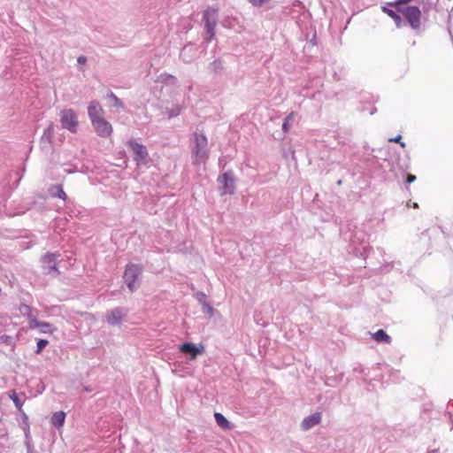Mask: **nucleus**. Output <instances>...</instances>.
Segmentation results:
<instances>
[{"label": "nucleus", "mask_w": 453, "mask_h": 453, "mask_svg": "<svg viewBox=\"0 0 453 453\" xmlns=\"http://www.w3.org/2000/svg\"><path fill=\"white\" fill-rule=\"evenodd\" d=\"M214 418L216 420V423L219 426H220L223 429H230V422L219 412L214 413Z\"/></svg>", "instance_id": "nucleus-19"}, {"label": "nucleus", "mask_w": 453, "mask_h": 453, "mask_svg": "<svg viewBox=\"0 0 453 453\" xmlns=\"http://www.w3.org/2000/svg\"><path fill=\"white\" fill-rule=\"evenodd\" d=\"M202 305V311L203 313H206L209 315V317H212L213 314H214V309L212 308V306L207 302V303H204Z\"/></svg>", "instance_id": "nucleus-25"}, {"label": "nucleus", "mask_w": 453, "mask_h": 453, "mask_svg": "<svg viewBox=\"0 0 453 453\" xmlns=\"http://www.w3.org/2000/svg\"><path fill=\"white\" fill-rule=\"evenodd\" d=\"M193 164H204L209 157L208 140L203 134L195 133L191 147Z\"/></svg>", "instance_id": "nucleus-1"}, {"label": "nucleus", "mask_w": 453, "mask_h": 453, "mask_svg": "<svg viewBox=\"0 0 453 453\" xmlns=\"http://www.w3.org/2000/svg\"><path fill=\"white\" fill-rule=\"evenodd\" d=\"M143 267L138 264L130 263L127 265L123 274L124 283H134L142 274Z\"/></svg>", "instance_id": "nucleus-8"}, {"label": "nucleus", "mask_w": 453, "mask_h": 453, "mask_svg": "<svg viewBox=\"0 0 453 453\" xmlns=\"http://www.w3.org/2000/svg\"><path fill=\"white\" fill-rule=\"evenodd\" d=\"M77 62L80 64V65H84L87 63V58L85 56H80L78 57L77 58Z\"/></svg>", "instance_id": "nucleus-35"}, {"label": "nucleus", "mask_w": 453, "mask_h": 453, "mask_svg": "<svg viewBox=\"0 0 453 453\" xmlns=\"http://www.w3.org/2000/svg\"><path fill=\"white\" fill-rule=\"evenodd\" d=\"M382 11L383 12L387 13L390 18L393 19V20L395 23V26L398 28H401L406 25V22L402 19L401 15L399 14L400 12H397V9L395 11L387 6H384L382 7Z\"/></svg>", "instance_id": "nucleus-14"}, {"label": "nucleus", "mask_w": 453, "mask_h": 453, "mask_svg": "<svg viewBox=\"0 0 453 453\" xmlns=\"http://www.w3.org/2000/svg\"><path fill=\"white\" fill-rule=\"evenodd\" d=\"M355 253H356V256L360 254V256H362V257H364V258H365L367 257V253H368V247L362 246L361 249H356Z\"/></svg>", "instance_id": "nucleus-27"}, {"label": "nucleus", "mask_w": 453, "mask_h": 453, "mask_svg": "<svg viewBox=\"0 0 453 453\" xmlns=\"http://www.w3.org/2000/svg\"><path fill=\"white\" fill-rule=\"evenodd\" d=\"M397 12L403 14L406 22L413 30H418L421 25V12L417 6L398 7Z\"/></svg>", "instance_id": "nucleus-3"}, {"label": "nucleus", "mask_w": 453, "mask_h": 453, "mask_svg": "<svg viewBox=\"0 0 453 453\" xmlns=\"http://www.w3.org/2000/svg\"><path fill=\"white\" fill-rule=\"evenodd\" d=\"M61 127L64 129L75 134L77 132L79 121L77 113L73 109L62 110L59 113Z\"/></svg>", "instance_id": "nucleus-4"}, {"label": "nucleus", "mask_w": 453, "mask_h": 453, "mask_svg": "<svg viewBox=\"0 0 453 453\" xmlns=\"http://www.w3.org/2000/svg\"><path fill=\"white\" fill-rule=\"evenodd\" d=\"M19 310L22 315L27 316L29 322L31 321V319H35V316L34 315L32 309L28 305L21 304Z\"/></svg>", "instance_id": "nucleus-22"}, {"label": "nucleus", "mask_w": 453, "mask_h": 453, "mask_svg": "<svg viewBox=\"0 0 453 453\" xmlns=\"http://www.w3.org/2000/svg\"><path fill=\"white\" fill-rule=\"evenodd\" d=\"M88 115L91 123L104 118V110L98 101L93 100L89 103L88 106Z\"/></svg>", "instance_id": "nucleus-11"}, {"label": "nucleus", "mask_w": 453, "mask_h": 453, "mask_svg": "<svg viewBox=\"0 0 453 453\" xmlns=\"http://www.w3.org/2000/svg\"><path fill=\"white\" fill-rule=\"evenodd\" d=\"M181 111V108L180 106H176L175 108H173L170 110V112H169V117L170 118H173V117H176L180 114Z\"/></svg>", "instance_id": "nucleus-30"}, {"label": "nucleus", "mask_w": 453, "mask_h": 453, "mask_svg": "<svg viewBox=\"0 0 453 453\" xmlns=\"http://www.w3.org/2000/svg\"><path fill=\"white\" fill-rule=\"evenodd\" d=\"M135 287H136V285H132V284L127 285V288H129L130 292H134L135 290Z\"/></svg>", "instance_id": "nucleus-36"}, {"label": "nucleus", "mask_w": 453, "mask_h": 453, "mask_svg": "<svg viewBox=\"0 0 453 453\" xmlns=\"http://www.w3.org/2000/svg\"><path fill=\"white\" fill-rule=\"evenodd\" d=\"M60 257V254L58 253H51L47 252L44 256L41 258V264L42 271L45 274L49 275H58V270L57 268V265L58 264V257Z\"/></svg>", "instance_id": "nucleus-6"}, {"label": "nucleus", "mask_w": 453, "mask_h": 453, "mask_svg": "<svg viewBox=\"0 0 453 453\" xmlns=\"http://www.w3.org/2000/svg\"><path fill=\"white\" fill-rule=\"evenodd\" d=\"M180 351L184 354L189 355V359L194 360L197 356L202 355L204 351L203 345L196 347L195 344L190 342H185L179 347Z\"/></svg>", "instance_id": "nucleus-12"}, {"label": "nucleus", "mask_w": 453, "mask_h": 453, "mask_svg": "<svg viewBox=\"0 0 453 453\" xmlns=\"http://www.w3.org/2000/svg\"><path fill=\"white\" fill-rule=\"evenodd\" d=\"M10 398L12 400L15 407L19 411H21V408H22V402L21 400L19 398V395L16 394L15 391H12V393L10 394Z\"/></svg>", "instance_id": "nucleus-24"}, {"label": "nucleus", "mask_w": 453, "mask_h": 453, "mask_svg": "<svg viewBox=\"0 0 453 453\" xmlns=\"http://www.w3.org/2000/svg\"><path fill=\"white\" fill-rule=\"evenodd\" d=\"M209 69L214 73H219L223 70L222 61L220 59L214 60L210 64Z\"/></svg>", "instance_id": "nucleus-23"}, {"label": "nucleus", "mask_w": 453, "mask_h": 453, "mask_svg": "<svg viewBox=\"0 0 453 453\" xmlns=\"http://www.w3.org/2000/svg\"><path fill=\"white\" fill-rule=\"evenodd\" d=\"M337 184H338V185H341V184H342V180H338V181H337Z\"/></svg>", "instance_id": "nucleus-39"}, {"label": "nucleus", "mask_w": 453, "mask_h": 453, "mask_svg": "<svg viewBox=\"0 0 453 453\" xmlns=\"http://www.w3.org/2000/svg\"><path fill=\"white\" fill-rule=\"evenodd\" d=\"M49 342L47 340L41 339L37 342V349L36 353H41L42 349L48 345Z\"/></svg>", "instance_id": "nucleus-26"}, {"label": "nucleus", "mask_w": 453, "mask_h": 453, "mask_svg": "<svg viewBox=\"0 0 453 453\" xmlns=\"http://www.w3.org/2000/svg\"><path fill=\"white\" fill-rule=\"evenodd\" d=\"M413 207L418 208V203H414Z\"/></svg>", "instance_id": "nucleus-38"}, {"label": "nucleus", "mask_w": 453, "mask_h": 453, "mask_svg": "<svg viewBox=\"0 0 453 453\" xmlns=\"http://www.w3.org/2000/svg\"><path fill=\"white\" fill-rule=\"evenodd\" d=\"M95 132L100 137H108L112 134V127L104 118L95 120L91 123Z\"/></svg>", "instance_id": "nucleus-10"}, {"label": "nucleus", "mask_w": 453, "mask_h": 453, "mask_svg": "<svg viewBox=\"0 0 453 453\" xmlns=\"http://www.w3.org/2000/svg\"><path fill=\"white\" fill-rule=\"evenodd\" d=\"M127 310L122 307H117L107 312L106 320L111 326H119L126 318Z\"/></svg>", "instance_id": "nucleus-9"}, {"label": "nucleus", "mask_w": 453, "mask_h": 453, "mask_svg": "<svg viewBox=\"0 0 453 453\" xmlns=\"http://www.w3.org/2000/svg\"><path fill=\"white\" fill-rule=\"evenodd\" d=\"M187 49H188V47H187V46H185V47L183 48L181 55H183V54H184V52L187 50Z\"/></svg>", "instance_id": "nucleus-37"}, {"label": "nucleus", "mask_w": 453, "mask_h": 453, "mask_svg": "<svg viewBox=\"0 0 453 453\" xmlns=\"http://www.w3.org/2000/svg\"><path fill=\"white\" fill-rule=\"evenodd\" d=\"M401 139H402V136L401 135H397L396 137L395 138H392V139H389V142H399L400 145L403 148L405 147V143L404 142H401Z\"/></svg>", "instance_id": "nucleus-32"}, {"label": "nucleus", "mask_w": 453, "mask_h": 453, "mask_svg": "<svg viewBox=\"0 0 453 453\" xmlns=\"http://www.w3.org/2000/svg\"><path fill=\"white\" fill-rule=\"evenodd\" d=\"M321 421V414L319 412L313 413L306 417L301 424V427L304 431H308L315 426L319 425Z\"/></svg>", "instance_id": "nucleus-13"}, {"label": "nucleus", "mask_w": 453, "mask_h": 453, "mask_svg": "<svg viewBox=\"0 0 453 453\" xmlns=\"http://www.w3.org/2000/svg\"><path fill=\"white\" fill-rule=\"evenodd\" d=\"M166 81L172 84H175L177 82V79L173 75H167Z\"/></svg>", "instance_id": "nucleus-33"}, {"label": "nucleus", "mask_w": 453, "mask_h": 453, "mask_svg": "<svg viewBox=\"0 0 453 453\" xmlns=\"http://www.w3.org/2000/svg\"><path fill=\"white\" fill-rule=\"evenodd\" d=\"M253 6L259 7L264 4L268 3L270 0H248Z\"/></svg>", "instance_id": "nucleus-29"}, {"label": "nucleus", "mask_w": 453, "mask_h": 453, "mask_svg": "<svg viewBox=\"0 0 453 453\" xmlns=\"http://www.w3.org/2000/svg\"><path fill=\"white\" fill-rule=\"evenodd\" d=\"M48 192H49V195L51 197H54V198L58 197V198L62 199V200H66L67 199V195L65 194V192L63 189L62 185H60V184L50 186L49 188Z\"/></svg>", "instance_id": "nucleus-16"}, {"label": "nucleus", "mask_w": 453, "mask_h": 453, "mask_svg": "<svg viewBox=\"0 0 453 453\" xmlns=\"http://www.w3.org/2000/svg\"><path fill=\"white\" fill-rule=\"evenodd\" d=\"M220 195H233L235 192V178L233 171H227L218 177Z\"/></svg>", "instance_id": "nucleus-5"}, {"label": "nucleus", "mask_w": 453, "mask_h": 453, "mask_svg": "<svg viewBox=\"0 0 453 453\" xmlns=\"http://www.w3.org/2000/svg\"><path fill=\"white\" fill-rule=\"evenodd\" d=\"M415 180H416V176H415V175H413V174H408V175H407V179H406V182H407L408 184H411V183H412L413 181H415Z\"/></svg>", "instance_id": "nucleus-34"}, {"label": "nucleus", "mask_w": 453, "mask_h": 453, "mask_svg": "<svg viewBox=\"0 0 453 453\" xmlns=\"http://www.w3.org/2000/svg\"><path fill=\"white\" fill-rule=\"evenodd\" d=\"M107 98L112 101V107L124 109L123 102L113 92H110L107 95Z\"/></svg>", "instance_id": "nucleus-20"}, {"label": "nucleus", "mask_w": 453, "mask_h": 453, "mask_svg": "<svg viewBox=\"0 0 453 453\" xmlns=\"http://www.w3.org/2000/svg\"><path fill=\"white\" fill-rule=\"evenodd\" d=\"M372 337L378 342H386L388 344L391 342V337L382 329L374 333Z\"/></svg>", "instance_id": "nucleus-18"}, {"label": "nucleus", "mask_w": 453, "mask_h": 453, "mask_svg": "<svg viewBox=\"0 0 453 453\" xmlns=\"http://www.w3.org/2000/svg\"><path fill=\"white\" fill-rule=\"evenodd\" d=\"M295 113L290 112L283 120L282 123V130L287 133L292 125V122L294 121Z\"/></svg>", "instance_id": "nucleus-21"}, {"label": "nucleus", "mask_w": 453, "mask_h": 453, "mask_svg": "<svg viewBox=\"0 0 453 453\" xmlns=\"http://www.w3.org/2000/svg\"><path fill=\"white\" fill-rule=\"evenodd\" d=\"M127 144L133 153V157L136 164L138 165L146 164L149 157L146 147L141 143H138L134 140L128 141Z\"/></svg>", "instance_id": "nucleus-7"}, {"label": "nucleus", "mask_w": 453, "mask_h": 453, "mask_svg": "<svg viewBox=\"0 0 453 453\" xmlns=\"http://www.w3.org/2000/svg\"><path fill=\"white\" fill-rule=\"evenodd\" d=\"M196 300L198 301V303H199L200 304H203V303H207V300H206V299H207V296H206V295H205L204 293H203V292H197V293H196Z\"/></svg>", "instance_id": "nucleus-28"}, {"label": "nucleus", "mask_w": 453, "mask_h": 453, "mask_svg": "<svg viewBox=\"0 0 453 453\" xmlns=\"http://www.w3.org/2000/svg\"><path fill=\"white\" fill-rule=\"evenodd\" d=\"M54 131V125L50 123L48 128L44 131V135L51 136Z\"/></svg>", "instance_id": "nucleus-31"}, {"label": "nucleus", "mask_w": 453, "mask_h": 453, "mask_svg": "<svg viewBox=\"0 0 453 453\" xmlns=\"http://www.w3.org/2000/svg\"><path fill=\"white\" fill-rule=\"evenodd\" d=\"M65 413L64 411L55 412L51 417V423L56 427H61L65 423Z\"/></svg>", "instance_id": "nucleus-17"}, {"label": "nucleus", "mask_w": 453, "mask_h": 453, "mask_svg": "<svg viewBox=\"0 0 453 453\" xmlns=\"http://www.w3.org/2000/svg\"><path fill=\"white\" fill-rule=\"evenodd\" d=\"M203 21L204 22L207 35L204 40L210 42L215 35V27L218 22V10L211 7L206 9L203 13Z\"/></svg>", "instance_id": "nucleus-2"}, {"label": "nucleus", "mask_w": 453, "mask_h": 453, "mask_svg": "<svg viewBox=\"0 0 453 453\" xmlns=\"http://www.w3.org/2000/svg\"><path fill=\"white\" fill-rule=\"evenodd\" d=\"M29 327L32 329L37 328L41 333L43 334L51 333L53 330V326L51 324L48 322L38 321L36 319H31Z\"/></svg>", "instance_id": "nucleus-15"}]
</instances>
